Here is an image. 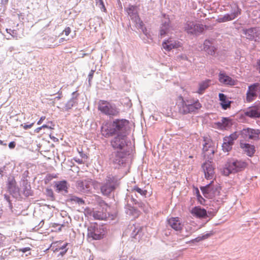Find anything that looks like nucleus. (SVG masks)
I'll return each instance as SVG.
<instances>
[{
    "label": "nucleus",
    "instance_id": "nucleus-13",
    "mask_svg": "<svg viewBox=\"0 0 260 260\" xmlns=\"http://www.w3.org/2000/svg\"><path fill=\"white\" fill-rule=\"evenodd\" d=\"M259 85V83H254L248 86L246 98L247 102H251L256 99L257 96L256 92Z\"/></svg>",
    "mask_w": 260,
    "mask_h": 260
},
{
    "label": "nucleus",
    "instance_id": "nucleus-34",
    "mask_svg": "<svg viewBox=\"0 0 260 260\" xmlns=\"http://www.w3.org/2000/svg\"><path fill=\"white\" fill-rule=\"evenodd\" d=\"M55 186L59 191L66 190L67 189V182L66 181H59L56 183Z\"/></svg>",
    "mask_w": 260,
    "mask_h": 260
},
{
    "label": "nucleus",
    "instance_id": "nucleus-8",
    "mask_svg": "<svg viewBox=\"0 0 260 260\" xmlns=\"http://www.w3.org/2000/svg\"><path fill=\"white\" fill-rule=\"evenodd\" d=\"M127 12L128 16L137 25V27L141 29L144 33H145L143 28L144 24L142 21L140 20L138 14V8L136 6H129L127 9Z\"/></svg>",
    "mask_w": 260,
    "mask_h": 260
},
{
    "label": "nucleus",
    "instance_id": "nucleus-6",
    "mask_svg": "<svg viewBox=\"0 0 260 260\" xmlns=\"http://www.w3.org/2000/svg\"><path fill=\"white\" fill-rule=\"evenodd\" d=\"M231 8V13L230 14L227 13L218 18L217 20L218 22L222 23L233 20L241 14V10L237 3L233 4Z\"/></svg>",
    "mask_w": 260,
    "mask_h": 260
},
{
    "label": "nucleus",
    "instance_id": "nucleus-62",
    "mask_svg": "<svg viewBox=\"0 0 260 260\" xmlns=\"http://www.w3.org/2000/svg\"><path fill=\"white\" fill-rule=\"evenodd\" d=\"M6 3H7L9 0H4Z\"/></svg>",
    "mask_w": 260,
    "mask_h": 260
},
{
    "label": "nucleus",
    "instance_id": "nucleus-48",
    "mask_svg": "<svg viewBox=\"0 0 260 260\" xmlns=\"http://www.w3.org/2000/svg\"><path fill=\"white\" fill-rule=\"evenodd\" d=\"M68 244L67 243H66L65 244H64L63 245L59 247V246L57 245L58 247L56 248L55 249V250H60V249H63L64 248H65L66 247V246H67Z\"/></svg>",
    "mask_w": 260,
    "mask_h": 260
},
{
    "label": "nucleus",
    "instance_id": "nucleus-41",
    "mask_svg": "<svg viewBox=\"0 0 260 260\" xmlns=\"http://www.w3.org/2000/svg\"><path fill=\"white\" fill-rule=\"evenodd\" d=\"M71 201L78 203V204H83L84 203V201L79 198L76 197H73L71 199Z\"/></svg>",
    "mask_w": 260,
    "mask_h": 260
},
{
    "label": "nucleus",
    "instance_id": "nucleus-37",
    "mask_svg": "<svg viewBox=\"0 0 260 260\" xmlns=\"http://www.w3.org/2000/svg\"><path fill=\"white\" fill-rule=\"evenodd\" d=\"M96 5L101 10V11L105 12L106 8L105 7L104 2L103 0H95Z\"/></svg>",
    "mask_w": 260,
    "mask_h": 260
},
{
    "label": "nucleus",
    "instance_id": "nucleus-39",
    "mask_svg": "<svg viewBox=\"0 0 260 260\" xmlns=\"http://www.w3.org/2000/svg\"><path fill=\"white\" fill-rule=\"evenodd\" d=\"M255 29L254 41L255 42H259L260 41V27H255Z\"/></svg>",
    "mask_w": 260,
    "mask_h": 260
},
{
    "label": "nucleus",
    "instance_id": "nucleus-4",
    "mask_svg": "<svg viewBox=\"0 0 260 260\" xmlns=\"http://www.w3.org/2000/svg\"><path fill=\"white\" fill-rule=\"evenodd\" d=\"M106 235V231L103 225L96 222L91 223L87 229V237L92 240H99L103 239Z\"/></svg>",
    "mask_w": 260,
    "mask_h": 260
},
{
    "label": "nucleus",
    "instance_id": "nucleus-21",
    "mask_svg": "<svg viewBox=\"0 0 260 260\" xmlns=\"http://www.w3.org/2000/svg\"><path fill=\"white\" fill-rule=\"evenodd\" d=\"M219 81L221 83L229 85H235V81L231 77L228 76L224 73L220 72L219 74Z\"/></svg>",
    "mask_w": 260,
    "mask_h": 260
},
{
    "label": "nucleus",
    "instance_id": "nucleus-10",
    "mask_svg": "<svg viewBox=\"0 0 260 260\" xmlns=\"http://www.w3.org/2000/svg\"><path fill=\"white\" fill-rule=\"evenodd\" d=\"M174 29L173 26L170 24V20L169 18L166 17L164 15V19L161 20V24L159 30V34L161 37H164L172 32Z\"/></svg>",
    "mask_w": 260,
    "mask_h": 260
},
{
    "label": "nucleus",
    "instance_id": "nucleus-14",
    "mask_svg": "<svg viewBox=\"0 0 260 260\" xmlns=\"http://www.w3.org/2000/svg\"><path fill=\"white\" fill-rule=\"evenodd\" d=\"M162 48L167 51H170L173 49L178 48L180 46L179 41L169 38L165 40L162 43Z\"/></svg>",
    "mask_w": 260,
    "mask_h": 260
},
{
    "label": "nucleus",
    "instance_id": "nucleus-7",
    "mask_svg": "<svg viewBox=\"0 0 260 260\" xmlns=\"http://www.w3.org/2000/svg\"><path fill=\"white\" fill-rule=\"evenodd\" d=\"M203 153L204 156L208 159H212L215 153L214 145L213 141L207 137H203Z\"/></svg>",
    "mask_w": 260,
    "mask_h": 260
},
{
    "label": "nucleus",
    "instance_id": "nucleus-61",
    "mask_svg": "<svg viewBox=\"0 0 260 260\" xmlns=\"http://www.w3.org/2000/svg\"><path fill=\"white\" fill-rule=\"evenodd\" d=\"M60 40H61V42H62L64 40V39L63 38H61Z\"/></svg>",
    "mask_w": 260,
    "mask_h": 260
},
{
    "label": "nucleus",
    "instance_id": "nucleus-16",
    "mask_svg": "<svg viewBox=\"0 0 260 260\" xmlns=\"http://www.w3.org/2000/svg\"><path fill=\"white\" fill-rule=\"evenodd\" d=\"M203 50L209 55H214L216 48L213 45V41L206 40L203 43Z\"/></svg>",
    "mask_w": 260,
    "mask_h": 260
},
{
    "label": "nucleus",
    "instance_id": "nucleus-36",
    "mask_svg": "<svg viewBox=\"0 0 260 260\" xmlns=\"http://www.w3.org/2000/svg\"><path fill=\"white\" fill-rule=\"evenodd\" d=\"M91 215L95 219H102L103 218V214L100 211H93L91 213Z\"/></svg>",
    "mask_w": 260,
    "mask_h": 260
},
{
    "label": "nucleus",
    "instance_id": "nucleus-54",
    "mask_svg": "<svg viewBox=\"0 0 260 260\" xmlns=\"http://www.w3.org/2000/svg\"><path fill=\"white\" fill-rule=\"evenodd\" d=\"M120 113V111L118 109L115 108V116H118Z\"/></svg>",
    "mask_w": 260,
    "mask_h": 260
},
{
    "label": "nucleus",
    "instance_id": "nucleus-44",
    "mask_svg": "<svg viewBox=\"0 0 260 260\" xmlns=\"http://www.w3.org/2000/svg\"><path fill=\"white\" fill-rule=\"evenodd\" d=\"M31 250V248L30 247H25L23 248H19L17 249V250L19 252H22L23 253H25L27 251H29Z\"/></svg>",
    "mask_w": 260,
    "mask_h": 260
},
{
    "label": "nucleus",
    "instance_id": "nucleus-11",
    "mask_svg": "<svg viewBox=\"0 0 260 260\" xmlns=\"http://www.w3.org/2000/svg\"><path fill=\"white\" fill-rule=\"evenodd\" d=\"M202 168L204 173L205 177L207 179H212L215 173L213 162L208 160L202 165Z\"/></svg>",
    "mask_w": 260,
    "mask_h": 260
},
{
    "label": "nucleus",
    "instance_id": "nucleus-52",
    "mask_svg": "<svg viewBox=\"0 0 260 260\" xmlns=\"http://www.w3.org/2000/svg\"><path fill=\"white\" fill-rule=\"evenodd\" d=\"M203 240V237L202 236H199L196 238H195L193 241H195V242H198L201 240Z\"/></svg>",
    "mask_w": 260,
    "mask_h": 260
},
{
    "label": "nucleus",
    "instance_id": "nucleus-27",
    "mask_svg": "<svg viewBox=\"0 0 260 260\" xmlns=\"http://www.w3.org/2000/svg\"><path fill=\"white\" fill-rule=\"evenodd\" d=\"M218 126L221 129H225L231 125V122L229 118L223 117L220 121L217 123Z\"/></svg>",
    "mask_w": 260,
    "mask_h": 260
},
{
    "label": "nucleus",
    "instance_id": "nucleus-19",
    "mask_svg": "<svg viewBox=\"0 0 260 260\" xmlns=\"http://www.w3.org/2000/svg\"><path fill=\"white\" fill-rule=\"evenodd\" d=\"M167 221L168 224L175 231H180L182 228L181 221L178 217H171Z\"/></svg>",
    "mask_w": 260,
    "mask_h": 260
},
{
    "label": "nucleus",
    "instance_id": "nucleus-58",
    "mask_svg": "<svg viewBox=\"0 0 260 260\" xmlns=\"http://www.w3.org/2000/svg\"><path fill=\"white\" fill-rule=\"evenodd\" d=\"M130 260H142V259L136 258L132 257L130 258Z\"/></svg>",
    "mask_w": 260,
    "mask_h": 260
},
{
    "label": "nucleus",
    "instance_id": "nucleus-31",
    "mask_svg": "<svg viewBox=\"0 0 260 260\" xmlns=\"http://www.w3.org/2000/svg\"><path fill=\"white\" fill-rule=\"evenodd\" d=\"M250 139L257 140L260 139V130L250 128Z\"/></svg>",
    "mask_w": 260,
    "mask_h": 260
},
{
    "label": "nucleus",
    "instance_id": "nucleus-30",
    "mask_svg": "<svg viewBox=\"0 0 260 260\" xmlns=\"http://www.w3.org/2000/svg\"><path fill=\"white\" fill-rule=\"evenodd\" d=\"M125 213L129 216H133L134 217H137L139 215V212L137 209L134 206H128L126 210Z\"/></svg>",
    "mask_w": 260,
    "mask_h": 260
},
{
    "label": "nucleus",
    "instance_id": "nucleus-51",
    "mask_svg": "<svg viewBox=\"0 0 260 260\" xmlns=\"http://www.w3.org/2000/svg\"><path fill=\"white\" fill-rule=\"evenodd\" d=\"M46 117L45 116H42L39 120L38 121L37 124H41L43 120L45 119Z\"/></svg>",
    "mask_w": 260,
    "mask_h": 260
},
{
    "label": "nucleus",
    "instance_id": "nucleus-42",
    "mask_svg": "<svg viewBox=\"0 0 260 260\" xmlns=\"http://www.w3.org/2000/svg\"><path fill=\"white\" fill-rule=\"evenodd\" d=\"M177 57V59L179 60V61L187 60H188L187 56H186V55H185L184 54L179 55Z\"/></svg>",
    "mask_w": 260,
    "mask_h": 260
},
{
    "label": "nucleus",
    "instance_id": "nucleus-23",
    "mask_svg": "<svg viewBox=\"0 0 260 260\" xmlns=\"http://www.w3.org/2000/svg\"><path fill=\"white\" fill-rule=\"evenodd\" d=\"M191 213L194 216L198 218H205L207 215L206 210L200 207H194L191 211Z\"/></svg>",
    "mask_w": 260,
    "mask_h": 260
},
{
    "label": "nucleus",
    "instance_id": "nucleus-1",
    "mask_svg": "<svg viewBox=\"0 0 260 260\" xmlns=\"http://www.w3.org/2000/svg\"><path fill=\"white\" fill-rule=\"evenodd\" d=\"M130 131L129 121L126 119H115V165L120 167L121 173L118 178L127 174L126 160L130 154L131 142L127 135Z\"/></svg>",
    "mask_w": 260,
    "mask_h": 260
},
{
    "label": "nucleus",
    "instance_id": "nucleus-32",
    "mask_svg": "<svg viewBox=\"0 0 260 260\" xmlns=\"http://www.w3.org/2000/svg\"><path fill=\"white\" fill-rule=\"evenodd\" d=\"M241 137L246 141H249L250 139V128L242 129L240 133H238Z\"/></svg>",
    "mask_w": 260,
    "mask_h": 260
},
{
    "label": "nucleus",
    "instance_id": "nucleus-40",
    "mask_svg": "<svg viewBox=\"0 0 260 260\" xmlns=\"http://www.w3.org/2000/svg\"><path fill=\"white\" fill-rule=\"evenodd\" d=\"M35 123V121H32L31 123H30L29 124L25 123L23 124H21L20 125V126L23 127V129L27 130L28 129L31 128L33 126V125H34Z\"/></svg>",
    "mask_w": 260,
    "mask_h": 260
},
{
    "label": "nucleus",
    "instance_id": "nucleus-9",
    "mask_svg": "<svg viewBox=\"0 0 260 260\" xmlns=\"http://www.w3.org/2000/svg\"><path fill=\"white\" fill-rule=\"evenodd\" d=\"M239 136V134L238 132H235L231 134L230 136L224 137L223 140V142L222 145V150L225 152L231 151L234 145V141L238 138Z\"/></svg>",
    "mask_w": 260,
    "mask_h": 260
},
{
    "label": "nucleus",
    "instance_id": "nucleus-25",
    "mask_svg": "<svg viewBox=\"0 0 260 260\" xmlns=\"http://www.w3.org/2000/svg\"><path fill=\"white\" fill-rule=\"evenodd\" d=\"M241 147L243 149L247 155L251 156L254 153V147L253 145L246 143L240 144Z\"/></svg>",
    "mask_w": 260,
    "mask_h": 260
},
{
    "label": "nucleus",
    "instance_id": "nucleus-46",
    "mask_svg": "<svg viewBox=\"0 0 260 260\" xmlns=\"http://www.w3.org/2000/svg\"><path fill=\"white\" fill-rule=\"evenodd\" d=\"M15 145H16V144H15V142H13V141L11 142L9 144V147L11 149H13L15 147Z\"/></svg>",
    "mask_w": 260,
    "mask_h": 260
},
{
    "label": "nucleus",
    "instance_id": "nucleus-17",
    "mask_svg": "<svg viewBox=\"0 0 260 260\" xmlns=\"http://www.w3.org/2000/svg\"><path fill=\"white\" fill-rule=\"evenodd\" d=\"M114 189V183L112 178L106 180V182L101 187V191L105 195H109Z\"/></svg>",
    "mask_w": 260,
    "mask_h": 260
},
{
    "label": "nucleus",
    "instance_id": "nucleus-57",
    "mask_svg": "<svg viewBox=\"0 0 260 260\" xmlns=\"http://www.w3.org/2000/svg\"><path fill=\"white\" fill-rule=\"evenodd\" d=\"M6 30H7L8 33H9V34H11V32H10V31H11V32H13V34H14V30H11L10 29L9 30L7 29Z\"/></svg>",
    "mask_w": 260,
    "mask_h": 260
},
{
    "label": "nucleus",
    "instance_id": "nucleus-15",
    "mask_svg": "<svg viewBox=\"0 0 260 260\" xmlns=\"http://www.w3.org/2000/svg\"><path fill=\"white\" fill-rule=\"evenodd\" d=\"M98 109L106 115H112L113 108L111 104L105 101H100L98 104Z\"/></svg>",
    "mask_w": 260,
    "mask_h": 260
},
{
    "label": "nucleus",
    "instance_id": "nucleus-38",
    "mask_svg": "<svg viewBox=\"0 0 260 260\" xmlns=\"http://www.w3.org/2000/svg\"><path fill=\"white\" fill-rule=\"evenodd\" d=\"M131 201L134 205H138L139 208L144 209L145 206L144 204L141 202H138L137 200L134 199L133 197H132Z\"/></svg>",
    "mask_w": 260,
    "mask_h": 260
},
{
    "label": "nucleus",
    "instance_id": "nucleus-63",
    "mask_svg": "<svg viewBox=\"0 0 260 260\" xmlns=\"http://www.w3.org/2000/svg\"><path fill=\"white\" fill-rule=\"evenodd\" d=\"M0 144H2V141L0 140Z\"/></svg>",
    "mask_w": 260,
    "mask_h": 260
},
{
    "label": "nucleus",
    "instance_id": "nucleus-53",
    "mask_svg": "<svg viewBox=\"0 0 260 260\" xmlns=\"http://www.w3.org/2000/svg\"><path fill=\"white\" fill-rule=\"evenodd\" d=\"M211 235V234H206L203 236H202L203 237V240L205 239H207L208 238V237H209Z\"/></svg>",
    "mask_w": 260,
    "mask_h": 260
},
{
    "label": "nucleus",
    "instance_id": "nucleus-26",
    "mask_svg": "<svg viewBox=\"0 0 260 260\" xmlns=\"http://www.w3.org/2000/svg\"><path fill=\"white\" fill-rule=\"evenodd\" d=\"M210 82V80H206L199 83V89L197 92L200 94H202L204 92L205 90L209 87Z\"/></svg>",
    "mask_w": 260,
    "mask_h": 260
},
{
    "label": "nucleus",
    "instance_id": "nucleus-5",
    "mask_svg": "<svg viewBox=\"0 0 260 260\" xmlns=\"http://www.w3.org/2000/svg\"><path fill=\"white\" fill-rule=\"evenodd\" d=\"M247 164L241 160H229L225 165L223 173L225 175H228L230 173H237L245 168Z\"/></svg>",
    "mask_w": 260,
    "mask_h": 260
},
{
    "label": "nucleus",
    "instance_id": "nucleus-43",
    "mask_svg": "<svg viewBox=\"0 0 260 260\" xmlns=\"http://www.w3.org/2000/svg\"><path fill=\"white\" fill-rule=\"evenodd\" d=\"M71 32V29L70 27H67L64 28V29L62 31V34H64L66 36L69 35V34Z\"/></svg>",
    "mask_w": 260,
    "mask_h": 260
},
{
    "label": "nucleus",
    "instance_id": "nucleus-35",
    "mask_svg": "<svg viewBox=\"0 0 260 260\" xmlns=\"http://www.w3.org/2000/svg\"><path fill=\"white\" fill-rule=\"evenodd\" d=\"M137 192L142 196H145L147 194V190L142 189L137 186H135L132 189V192Z\"/></svg>",
    "mask_w": 260,
    "mask_h": 260
},
{
    "label": "nucleus",
    "instance_id": "nucleus-20",
    "mask_svg": "<svg viewBox=\"0 0 260 260\" xmlns=\"http://www.w3.org/2000/svg\"><path fill=\"white\" fill-rule=\"evenodd\" d=\"M102 135L105 137L112 136L114 133L113 123H106L102 127Z\"/></svg>",
    "mask_w": 260,
    "mask_h": 260
},
{
    "label": "nucleus",
    "instance_id": "nucleus-49",
    "mask_svg": "<svg viewBox=\"0 0 260 260\" xmlns=\"http://www.w3.org/2000/svg\"><path fill=\"white\" fill-rule=\"evenodd\" d=\"M256 69L260 73V58L258 60L256 64Z\"/></svg>",
    "mask_w": 260,
    "mask_h": 260
},
{
    "label": "nucleus",
    "instance_id": "nucleus-45",
    "mask_svg": "<svg viewBox=\"0 0 260 260\" xmlns=\"http://www.w3.org/2000/svg\"><path fill=\"white\" fill-rule=\"evenodd\" d=\"M94 70H91V71L90 72L89 75H88V81L89 82H90V81L92 80V78H93V74H94Z\"/></svg>",
    "mask_w": 260,
    "mask_h": 260
},
{
    "label": "nucleus",
    "instance_id": "nucleus-55",
    "mask_svg": "<svg viewBox=\"0 0 260 260\" xmlns=\"http://www.w3.org/2000/svg\"><path fill=\"white\" fill-rule=\"evenodd\" d=\"M42 129V128L41 127V126L40 127H39L38 128H37L35 130V132L37 133H39L40 132V131Z\"/></svg>",
    "mask_w": 260,
    "mask_h": 260
},
{
    "label": "nucleus",
    "instance_id": "nucleus-60",
    "mask_svg": "<svg viewBox=\"0 0 260 260\" xmlns=\"http://www.w3.org/2000/svg\"><path fill=\"white\" fill-rule=\"evenodd\" d=\"M63 226V225H61L58 229V231H60L61 230V228Z\"/></svg>",
    "mask_w": 260,
    "mask_h": 260
},
{
    "label": "nucleus",
    "instance_id": "nucleus-59",
    "mask_svg": "<svg viewBox=\"0 0 260 260\" xmlns=\"http://www.w3.org/2000/svg\"><path fill=\"white\" fill-rule=\"evenodd\" d=\"M88 54L87 53H83L82 54L81 57H84L85 56L88 55Z\"/></svg>",
    "mask_w": 260,
    "mask_h": 260
},
{
    "label": "nucleus",
    "instance_id": "nucleus-18",
    "mask_svg": "<svg viewBox=\"0 0 260 260\" xmlns=\"http://www.w3.org/2000/svg\"><path fill=\"white\" fill-rule=\"evenodd\" d=\"M245 116L250 118L260 117V108L256 106L248 108L244 112Z\"/></svg>",
    "mask_w": 260,
    "mask_h": 260
},
{
    "label": "nucleus",
    "instance_id": "nucleus-24",
    "mask_svg": "<svg viewBox=\"0 0 260 260\" xmlns=\"http://www.w3.org/2000/svg\"><path fill=\"white\" fill-rule=\"evenodd\" d=\"M219 99L220 101V104L223 110H226L231 107V101L228 99L227 96L223 93L219 94Z\"/></svg>",
    "mask_w": 260,
    "mask_h": 260
},
{
    "label": "nucleus",
    "instance_id": "nucleus-29",
    "mask_svg": "<svg viewBox=\"0 0 260 260\" xmlns=\"http://www.w3.org/2000/svg\"><path fill=\"white\" fill-rule=\"evenodd\" d=\"M92 184L91 179H86L83 181H79L77 182L78 186H80L83 190L88 189Z\"/></svg>",
    "mask_w": 260,
    "mask_h": 260
},
{
    "label": "nucleus",
    "instance_id": "nucleus-47",
    "mask_svg": "<svg viewBox=\"0 0 260 260\" xmlns=\"http://www.w3.org/2000/svg\"><path fill=\"white\" fill-rule=\"evenodd\" d=\"M74 160L77 162L79 164H83V161L82 159L78 158H74Z\"/></svg>",
    "mask_w": 260,
    "mask_h": 260
},
{
    "label": "nucleus",
    "instance_id": "nucleus-56",
    "mask_svg": "<svg viewBox=\"0 0 260 260\" xmlns=\"http://www.w3.org/2000/svg\"><path fill=\"white\" fill-rule=\"evenodd\" d=\"M41 127L42 128H51L50 127L48 126V125H46V124H44V125H43Z\"/></svg>",
    "mask_w": 260,
    "mask_h": 260
},
{
    "label": "nucleus",
    "instance_id": "nucleus-22",
    "mask_svg": "<svg viewBox=\"0 0 260 260\" xmlns=\"http://www.w3.org/2000/svg\"><path fill=\"white\" fill-rule=\"evenodd\" d=\"M129 229L132 231L131 236L132 238L137 239L141 235L143 228L138 224H133L129 226Z\"/></svg>",
    "mask_w": 260,
    "mask_h": 260
},
{
    "label": "nucleus",
    "instance_id": "nucleus-12",
    "mask_svg": "<svg viewBox=\"0 0 260 260\" xmlns=\"http://www.w3.org/2000/svg\"><path fill=\"white\" fill-rule=\"evenodd\" d=\"M184 29L188 34H194L203 30V27L199 24L189 21L185 24Z\"/></svg>",
    "mask_w": 260,
    "mask_h": 260
},
{
    "label": "nucleus",
    "instance_id": "nucleus-28",
    "mask_svg": "<svg viewBox=\"0 0 260 260\" xmlns=\"http://www.w3.org/2000/svg\"><path fill=\"white\" fill-rule=\"evenodd\" d=\"M255 27H252L244 30L243 32L244 34L245 35V37L247 39L254 41V37L255 33Z\"/></svg>",
    "mask_w": 260,
    "mask_h": 260
},
{
    "label": "nucleus",
    "instance_id": "nucleus-2",
    "mask_svg": "<svg viewBox=\"0 0 260 260\" xmlns=\"http://www.w3.org/2000/svg\"><path fill=\"white\" fill-rule=\"evenodd\" d=\"M212 183L213 181L205 186L201 187V190L206 198L213 199L211 201L212 206L214 207L213 210L217 211L223 202L224 195L220 194V187L217 185H216V187H213L214 186L212 184Z\"/></svg>",
    "mask_w": 260,
    "mask_h": 260
},
{
    "label": "nucleus",
    "instance_id": "nucleus-3",
    "mask_svg": "<svg viewBox=\"0 0 260 260\" xmlns=\"http://www.w3.org/2000/svg\"><path fill=\"white\" fill-rule=\"evenodd\" d=\"M176 106L178 112L183 115L196 112L202 107L198 100L184 99L182 96L178 97Z\"/></svg>",
    "mask_w": 260,
    "mask_h": 260
},
{
    "label": "nucleus",
    "instance_id": "nucleus-50",
    "mask_svg": "<svg viewBox=\"0 0 260 260\" xmlns=\"http://www.w3.org/2000/svg\"><path fill=\"white\" fill-rule=\"evenodd\" d=\"M78 152L80 154V155L83 157V158H87V155L84 153L82 151H80L78 150Z\"/></svg>",
    "mask_w": 260,
    "mask_h": 260
},
{
    "label": "nucleus",
    "instance_id": "nucleus-33",
    "mask_svg": "<svg viewBox=\"0 0 260 260\" xmlns=\"http://www.w3.org/2000/svg\"><path fill=\"white\" fill-rule=\"evenodd\" d=\"M16 182L14 178H9L7 183V188L9 191H14L16 187Z\"/></svg>",
    "mask_w": 260,
    "mask_h": 260
}]
</instances>
